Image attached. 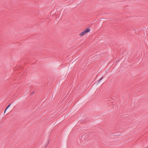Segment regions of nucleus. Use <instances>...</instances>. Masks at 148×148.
Returning a JSON list of instances; mask_svg holds the SVG:
<instances>
[{"instance_id":"obj_1","label":"nucleus","mask_w":148,"mask_h":148,"mask_svg":"<svg viewBox=\"0 0 148 148\" xmlns=\"http://www.w3.org/2000/svg\"><path fill=\"white\" fill-rule=\"evenodd\" d=\"M90 28H87L85 30L82 32V33H80L79 35L81 36H83L84 35L90 32Z\"/></svg>"},{"instance_id":"obj_2","label":"nucleus","mask_w":148,"mask_h":148,"mask_svg":"<svg viewBox=\"0 0 148 148\" xmlns=\"http://www.w3.org/2000/svg\"><path fill=\"white\" fill-rule=\"evenodd\" d=\"M11 103L6 108L5 111V112L6 110L10 106V105H11Z\"/></svg>"},{"instance_id":"obj_3","label":"nucleus","mask_w":148,"mask_h":148,"mask_svg":"<svg viewBox=\"0 0 148 148\" xmlns=\"http://www.w3.org/2000/svg\"><path fill=\"white\" fill-rule=\"evenodd\" d=\"M103 77H101V78L99 79V81H98V83L99 82L101 81V80H102V79H103Z\"/></svg>"}]
</instances>
